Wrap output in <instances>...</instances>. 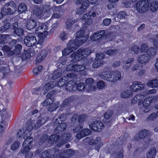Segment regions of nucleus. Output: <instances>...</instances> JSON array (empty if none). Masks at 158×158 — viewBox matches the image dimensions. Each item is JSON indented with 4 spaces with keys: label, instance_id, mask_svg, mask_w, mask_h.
<instances>
[{
    "label": "nucleus",
    "instance_id": "nucleus-1",
    "mask_svg": "<svg viewBox=\"0 0 158 158\" xmlns=\"http://www.w3.org/2000/svg\"><path fill=\"white\" fill-rule=\"evenodd\" d=\"M91 16L94 17H95L96 16V13L93 12L91 14V12H89L84 14L81 18V20L83 22L82 29L80 28V46L83 43H85L89 37L88 35H85V31L87 27L92 23V20L90 19Z\"/></svg>",
    "mask_w": 158,
    "mask_h": 158
},
{
    "label": "nucleus",
    "instance_id": "nucleus-2",
    "mask_svg": "<svg viewBox=\"0 0 158 158\" xmlns=\"http://www.w3.org/2000/svg\"><path fill=\"white\" fill-rule=\"evenodd\" d=\"M136 10L139 13H143L150 8L152 12L158 10V1L154 0L150 3L148 0H141L137 2L135 5Z\"/></svg>",
    "mask_w": 158,
    "mask_h": 158
},
{
    "label": "nucleus",
    "instance_id": "nucleus-3",
    "mask_svg": "<svg viewBox=\"0 0 158 158\" xmlns=\"http://www.w3.org/2000/svg\"><path fill=\"white\" fill-rule=\"evenodd\" d=\"M115 37L111 31L107 30H100L94 33L90 37L91 40L93 41H97L98 43H102L105 40L108 41H113Z\"/></svg>",
    "mask_w": 158,
    "mask_h": 158
},
{
    "label": "nucleus",
    "instance_id": "nucleus-4",
    "mask_svg": "<svg viewBox=\"0 0 158 158\" xmlns=\"http://www.w3.org/2000/svg\"><path fill=\"white\" fill-rule=\"evenodd\" d=\"M70 134L68 133L63 134L61 137H59L57 135H53L50 136L48 140L52 143H55L57 142V146H59L61 144H64L70 139Z\"/></svg>",
    "mask_w": 158,
    "mask_h": 158
},
{
    "label": "nucleus",
    "instance_id": "nucleus-5",
    "mask_svg": "<svg viewBox=\"0 0 158 158\" xmlns=\"http://www.w3.org/2000/svg\"><path fill=\"white\" fill-rule=\"evenodd\" d=\"M75 38L73 41H70L68 43L67 47L65 48L62 51L63 55L66 56L77 49L79 44V33L77 32L75 34Z\"/></svg>",
    "mask_w": 158,
    "mask_h": 158
},
{
    "label": "nucleus",
    "instance_id": "nucleus-6",
    "mask_svg": "<svg viewBox=\"0 0 158 158\" xmlns=\"http://www.w3.org/2000/svg\"><path fill=\"white\" fill-rule=\"evenodd\" d=\"M70 151V149L64 150L63 152L60 153L58 156L57 155L58 152H56V155L54 154L52 156L49 152L45 151L42 153L40 158H66L69 156Z\"/></svg>",
    "mask_w": 158,
    "mask_h": 158
},
{
    "label": "nucleus",
    "instance_id": "nucleus-7",
    "mask_svg": "<svg viewBox=\"0 0 158 158\" xmlns=\"http://www.w3.org/2000/svg\"><path fill=\"white\" fill-rule=\"evenodd\" d=\"M16 5L13 1L7 3L2 8L1 12L4 15L12 14L16 10Z\"/></svg>",
    "mask_w": 158,
    "mask_h": 158
},
{
    "label": "nucleus",
    "instance_id": "nucleus-8",
    "mask_svg": "<svg viewBox=\"0 0 158 158\" xmlns=\"http://www.w3.org/2000/svg\"><path fill=\"white\" fill-rule=\"evenodd\" d=\"M99 138L98 137L94 139L92 137H87L83 139L84 143L88 145H95V149L99 152L101 148L103 145L102 142L98 141Z\"/></svg>",
    "mask_w": 158,
    "mask_h": 158
},
{
    "label": "nucleus",
    "instance_id": "nucleus-9",
    "mask_svg": "<svg viewBox=\"0 0 158 158\" xmlns=\"http://www.w3.org/2000/svg\"><path fill=\"white\" fill-rule=\"evenodd\" d=\"M31 132H28L25 128H20L17 132V137L19 138L23 139L24 140L28 141V143H31L33 140V138L31 136Z\"/></svg>",
    "mask_w": 158,
    "mask_h": 158
},
{
    "label": "nucleus",
    "instance_id": "nucleus-10",
    "mask_svg": "<svg viewBox=\"0 0 158 158\" xmlns=\"http://www.w3.org/2000/svg\"><path fill=\"white\" fill-rule=\"evenodd\" d=\"M45 122V118L40 117L37 121L33 118H31L28 120L27 123L31 125L32 127L38 128L43 125Z\"/></svg>",
    "mask_w": 158,
    "mask_h": 158
},
{
    "label": "nucleus",
    "instance_id": "nucleus-11",
    "mask_svg": "<svg viewBox=\"0 0 158 158\" xmlns=\"http://www.w3.org/2000/svg\"><path fill=\"white\" fill-rule=\"evenodd\" d=\"M80 62L81 64H80V75H86L87 72L85 70L86 66L90 65V63L86 58L80 59Z\"/></svg>",
    "mask_w": 158,
    "mask_h": 158
},
{
    "label": "nucleus",
    "instance_id": "nucleus-12",
    "mask_svg": "<svg viewBox=\"0 0 158 158\" xmlns=\"http://www.w3.org/2000/svg\"><path fill=\"white\" fill-rule=\"evenodd\" d=\"M104 127L103 123L99 120L92 123L89 125V127L91 130L97 132L101 131Z\"/></svg>",
    "mask_w": 158,
    "mask_h": 158
},
{
    "label": "nucleus",
    "instance_id": "nucleus-13",
    "mask_svg": "<svg viewBox=\"0 0 158 158\" xmlns=\"http://www.w3.org/2000/svg\"><path fill=\"white\" fill-rule=\"evenodd\" d=\"M25 44L28 47H31L34 45L37 42L36 37L32 33H30L24 39Z\"/></svg>",
    "mask_w": 158,
    "mask_h": 158
},
{
    "label": "nucleus",
    "instance_id": "nucleus-14",
    "mask_svg": "<svg viewBox=\"0 0 158 158\" xmlns=\"http://www.w3.org/2000/svg\"><path fill=\"white\" fill-rule=\"evenodd\" d=\"M105 58V55L103 53H97L96 57L92 64V67L94 68H98L102 64L101 60Z\"/></svg>",
    "mask_w": 158,
    "mask_h": 158
},
{
    "label": "nucleus",
    "instance_id": "nucleus-15",
    "mask_svg": "<svg viewBox=\"0 0 158 158\" xmlns=\"http://www.w3.org/2000/svg\"><path fill=\"white\" fill-rule=\"evenodd\" d=\"M153 99H155L156 101L158 102V95L156 96L153 98L152 97H148L146 98L143 102L142 100H141L143 106L146 110H149V106Z\"/></svg>",
    "mask_w": 158,
    "mask_h": 158
},
{
    "label": "nucleus",
    "instance_id": "nucleus-16",
    "mask_svg": "<svg viewBox=\"0 0 158 158\" xmlns=\"http://www.w3.org/2000/svg\"><path fill=\"white\" fill-rule=\"evenodd\" d=\"M31 143H29L28 141L24 140L22 144V147L18 154L21 155V154H25L29 151L31 149Z\"/></svg>",
    "mask_w": 158,
    "mask_h": 158
},
{
    "label": "nucleus",
    "instance_id": "nucleus-17",
    "mask_svg": "<svg viewBox=\"0 0 158 158\" xmlns=\"http://www.w3.org/2000/svg\"><path fill=\"white\" fill-rule=\"evenodd\" d=\"M52 6H51L50 3H47L43 5L42 8L45 16L48 17L50 16L52 14Z\"/></svg>",
    "mask_w": 158,
    "mask_h": 158
},
{
    "label": "nucleus",
    "instance_id": "nucleus-18",
    "mask_svg": "<svg viewBox=\"0 0 158 158\" xmlns=\"http://www.w3.org/2000/svg\"><path fill=\"white\" fill-rule=\"evenodd\" d=\"M66 88L71 91H73L77 89L78 90V84L72 81H70L66 85Z\"/></svg>",
    "mask_w": 158,
    "mask_h": 158
},
{
    "label": "nucleus",
    "instance_id": "nucleus-19",
    "mask_svg": "<svg viewBox=\"0 0 158 158\" xmlns=\"http://www.w3.org/2000/svg\"><path fill=\"white\" fill-rule=\"evenodd\" d=\"M151 58L150 56L147 54H142L139 56L138 61L139 63L143 64L148 62Z\"/></svg>",
    "mask_w": 158,
    "mask_h": 158
},
{
    "label": "nucleus",
    "instance_id": "nucleus-20",
    "mask_svg": "<svg viewBox=\"0 0 158 158\" xmlns=\"http://www.w3.org/2000/svg\"><path fill=\"white\" fill-rule=\"evenodd\" d=\"M81 2V1L80 0V5L81 4V6L80 7V15L83 14L89 6V1L85 0L82 3Z\"/></svg>",
    "mask_w": 158,
    "mask_h": 158
},
{
    "label": "nucleus",
    "instance_id": "nucleus-21",
    "mask_svg": "<svg viewBox=\"0 0 158 158\" xmlns=\"http://www.w3.org/2000/svg\"><path fill=\"white\" fill-rule=\"evenodd\" d=\"M39 23L34 20H30L27 22L26 28L28 30L31 31Z\"/></svg>",
    "mask_w": 158,
    "mask_h": 158
},
{
    "label": "nucleus",
    "instance_id": "nucleus-22",
    "mask_svg": "<svg viewBox=\"0 0 158 158\" xmlns=\"http://www.w3.org/2000/svg\"><path fill=\"white\" fill-rule=\"evenodd\" d=\"M54 81H51L45 84L42 88V90L44 91V94H47L48 90L53 88L56 85Z\"/></svg>",
    "mask_w": 158,
    "mask_h": 158
},
{
    "label": "nucleus",
    "instance_id": "nucleus-23",
    "mask_svg": "<svg viewBox=\"0 0 158 158\" xmlns=\"http://www.w3.org/2000/svg\"><path fill=\"white\" fill-rule=\"evenodd\" d=\"M102 77L107 81L113 82L112 71H106L103 72L102 74Z\"/></svg>",
    "mask_w": 158,
    "mask_h": 158
},
{
    "label": "nucleus",
    "instance_id": "nucleus-24",
    "mask_svg": "<svg viewBox=\"0 0 158 158\" xmlns=\"http://www.w3.org/2000/svg\"><path fill=\"white\" fill-rule=\"evenodd\" d=\"M92 52V50L89 49V48H80V55L82 54V56H84L83 58H86V57L90 55Z\"/></svg>",
    "mask_w": 158,
    "mask_h": 158
},
{
    "label": "nucleus",
    "instance_id": "nucleus-25",
    "mask_svg": "<svg viewBox=\"0 0 158 158\" xmlns=\"http://www.w3.org/2000/svg\"><path fill=\"white\" fill-rule=\"evenodd\" d=\"M47 54V51L44 49L41 50L39 53L36 58V62L40 63L46 57Z\"/></svg>",
    "mask_w": 158,
    "mask_h": 158
},
{
    "label": "nucleus",
    "instance_id": "nucleus-26",
    "mask_svg": "<svg viewBox=\"0 0 158 158\" xmlns=\"http://www.w3.org/2000/svg\"><path fill=\"white\" fill-rule=\"evenodd\" d=\"M150 132L147 129H144L139 131L138 136L139 139H143L148 137Z\"/></svg>",
    "mask_w": 158,
    "mask_h": 158
},
{
    "label": "nucleus",
    "instance_id": "nucleus-27",
    "mask_svg": "<svg viewBox=\"0 0 158 158\" xmlns=\"http://www.w3.org/2000/svg\"><path fill=\"white\" fill-rule=\"evenodd\" d=\"M157 151L155 147L150 148L147 154V158H155Z\"/></svg>",
    "mask_w": 158,
    "mask_h": 158
},
{
    "label": "nucleus",
    "instance_id": "nucleus-28",
    "mask_svg": "<svg viewBox=\"0 0 158 158\" xmlns=\"http://www.w3.org/2000/svg\"><path fill=\"white\" fill-rule=\"evenodd\" d=\"M47 29L48 26L47 25L43 23L39 24V26L35 31V33L38 34L43 32L44 31H47Z\"/></svg>",
    "mask_w": 158,
    "mask_h": 158
},
{
    "label": "nucleus",
    "instance_id": "nucleus-29",
    "mask_svg": "<svg viewBox=\"0 0 158 158\" xmlns=\"http://www.w3.org/2000/svg\"><path fill=\"white\" fill-rule=\"evenodd\" d=\"M91 132L90 130L88 128H85L80 131V139L84 137L89 135Z\"/></svg>",
    "mask_w": 158,
    "mask_h": 158
},
{
    "label": "nucleus",
    "instance_id": "nucleus-30",
    "mask_svg": "<svg viewBox=\"0 0 158 158\" xmlns=\"http://www.w3.org/2000/svg\"><path fill=\"white\" fill-rule=\"evenodd\" d=\"M112 77L113 82H114L120 79L121 74L120 72L118 71L112 72Z\"/></svg>",
    "mask_w": 158,
    "mask_h": 158
},
{
    "label": "nucleus",
    "instance_id": "nucleus-31",
    "mask_svg": "<svg viewBox=\"0 0 158 158\" xmlns=\"http://www.w3.org/2000/svg\"><path fill=\"white\" fill-rule=\"evenodd\" d=\"M134 60L135 59L134 58H129L127 60L126 62L123 64V68L126 69H128Z\"/></svg>",
    "mask_w": 158,
    "mask_h": 158
},
{
    "label": "nucleus",
    "instance_id": "nucleus-32",
    "mask_svg": "<svg viewBox=\"0 0 158 158\" xmlns=\"http://www.w3.org/2000/svg\"><path fill=\"white\" fill-rule=\"evenodd\" d=\"M70 77L69 74H67L66 76L63 77L58 83L57 85L59 86H64L66 81L69 80Z\"/></svg>",
    "mask_w": 158,
    "mask_h": 158
},
{
    "label": "nucleus",
    "instance_id": "nucleus-33",
    "mask_svg": "<svg viewBox=\"0 0 158 158\" xmlns=\"http://www.w3.org/2000/svg\"><path fill=\"white\" fill-rule=\"evenodd\" d=\"M147 86L151 88H156L158 85V80L154 79L149 81L147 84Z\"/></svg>",
    "mask_w": 158,
    "mask_h": 158
},
{
    "label": "nucleus",
    "instance_id": "nucleus-34",
    "mask_svg": "<svg viewBox=\"0 0 158 158\" xmlns=\"http://www.w3.org/2000/svg\"><path fill=\"white\" fill-rule=\"evenodd\" d=\"M43 9L41 7H37L34 11V14L37 16H45Z\"/></svg>",
    "mask_w": 158,
    "mask_h": 158
},
{
    "label": "nucleus",
    "instance_id": "nucleus-35",
    "mask_svg": "<svg viewBox=\"0 0 158 158\" xmlns=\"http://www.w3.org/2000/svg\"><path fill=\"white\" fill-rule=\"evenodd\" d=\"M132 94V92L131 90L127 89L121 93V96L123 98H125L131 96Z\"/></svg>",
    "mask_w": 158,
    "mask_h": 158
},
{
    "label": "nucleus",
    "instance_id": "nucleus-36",
    "mask_svg": "<svg viewBox=\"0 0 158 158\" xmlns=\"http://www.w3.org/2000/svg\"><path fill=\"white\" fill-rule=\"evenodd\" d=\"M44 31L43 32L37 34L39 38L38 42L40 43H41L44 41V38L46 37L48 34L47 31Z\"/></svg>",
    "mask_w": 158,
    "mask_h": 158
},
{
    "label": "nucleus",
    "instance_id": "nucleus-37",
    "mask_svg": "<svg viewBox=\"0 0 158 158\" xmlns=\"http://www.w3.org/2000/svg\"><path fill=\"white\" fill-rule=\"evenodd\" d=\"M27 10L26 5L23 3L20 4L18 7V11L19 13H22Z\"/></svg>",
    "mask_w": 158,
    "mask_h": 158
},
{
    "label": "nucleus",
    "instance_id": "nucleus-38",
    "mask_svg": "<svg viewBox=\"0 0 158 158\" xmlns=\"http://www.w3.org/2000/svg\"><path fill=\"white\" fill-rule=\"evenodd\" d=\"M156 49L153 47H151L148 48L146 52L147 54L151 56H153L156 55Z\"/></svg>",
    "mask_w": 158,
    "mask_h": 158
},
{
    "label": "nucleus",
    "instance_id": "nucleus-39",
    "mask_svg": "<svg viewBox=\"0 0 158 158\" xmlns=\"http://www.w3.org/2000/svg\"><path fill=\"white\" fill-rule=\"evenodd\" d=\"M59 102H58L51 104L48 108V110L50 112L54 111L59 106Z\"/></svg>",
    "mask_w": 158,
    "mask_h": 158
},
{
    "label": "nucleus",
    "instance_id": "nucleus-40",
    "mask_svg": "<svg viewBox=\"0 0 158 158\" xmlns=\"http://www.w3.org/2000/svg\"><path fill=\"white\" fill-rule=\"evenodd\" d=\"M157 116L158 117V110L156 113L153 112L150 114L147 118V120L149 121H153Z\"/></svg>",
    "mask_w": 158,
    "mask_h": 158
},
{
    "label": "nucleus",
    "instance_id": "nucleus-41",
    "mask_svg": "<svg viewBox=\"0 0 158 158\" xmlns=\"http://www.w3.org/2000/svg\"><path fill=\"white\" fill-rule=\"evenodd\" d=\"M72 57H73L72 61L74 62H78L79 60V51L78 50L72 55Z\"/></svg>",
    "mask_w": 158,
    "mask_h": 158
},
{
    "label": "nucleus",
    "instance_id": "nucleus-42",
    "mask_svg": "<svg viewBox=\"0 0 158 158\" xmlns=\"http://www.w3.org/2000/svg\"><path fill=\"white\" fill-rule=\"evenodd\" d=\"M3 49L5 53L8 55L11 56L13 54V52L7 46L5 45L4 46Z\"/></svg>",
    "mask_w": 158,
    "mask_h": 158
},
{
    "label": "nucleus",
    "instance_id": "nucleus-43",
    "mask_svg": "<svg viewBox=\"0 0 158 158\" xmlns=\"http://www.w3.org/2000/svg\"><path fill=\"white\" fill-rule=\"evenodd\" d=\"M139 82L135 81L132 83V86L130 87L131 89L134 92H137L138 91V88L139 85Z\"/></svg>",
    "mask_w": 158,
    "mask_h": 158
},
{
    "label": "nucleus",
    "instance_id": "nucleus-44",
    "mask_svg": "<svg viewBox=\"0 0 158 158\" xmlns=\"http://www.w3.org/2000/svg\"><path fill=\"white\" fill-rule=\"evenodd\" d=\"M127 16L126 13L124 11H121L117 15V17L120 19H125Z\"/></svg>",
    "mask_w": 158,
    "mask_h": 158
},
{
    "label": "nucleus",
    "instance_id": "nucleus-45",
    "mask_svg": "<svg viewBox=\"0 0 158 158\" xmlns=\"http://www.w3.org/2000/svg\"><path fill=\"white\" fill-rule=\"evenodd\" d=\"M85 82L86 85L89 86V87L91 88L93 87L92 85L94 83V81L92 78H88L86 79Z\"/></svg>",
    "mask_w": 158,
    "mask_h": 158
},
{
    "label": "nucleus",
    "instance_id": "nucleus-46",
    "mask_svg": "<svg viewBox=\"0 0 158 158\" xmlns=\"http://www.w3.org/2000/svg\"><path fill=\"white\" fill-rule=\"evenodd\" d=\"M20 145L19 141H15L11 144V149L12 151H15L19 148Z\"/></svg>",
    "mask_w": 158,
    "mask_h": 158
},
{
    "label": "nucleus",
    "instance_id": "nucleus-47",
    "mask_svg": "<svg viewBox=\"0 0 158 158\" xmlns=\"http://www.w3.org/2000/svg\"><path fill=\"white\" fill-rule=\"evenodd\" d=\"M78 22V20L77 19L74 21H72V22L70 20H67L66 22V29H68L70 28L73 23H75Z\"/></svg>",
    "mask_w": 158,
    "mask_h": 158
},
{
    "label": "nucleus",
    "instance_id": "nucleus-48",
    "mask_svg": "<svg viewBox=\"0 0 158 158\" xmlns=\"http://www.w3.org/2000/svg\"><path fill=\"white\" fill-rule=\"evenodd\" d=\"M117 52V50L113 49L107 50L106 52V53L109 56H113L115 55Z\"/></svg>",
    "mask_w": 158,
    "mask_h": 158
},
{
    "label": "nucleus",
    "instance_id": "nucleus-49",
    "mask_svg": "<svg viewBox=\"0 0 158 158\" xmlns=\"http://www.w3.org/2000/svg\"><path fill=\"white\" fill-rule=\"evenodd\" d=\"M62 73L60 71L58 70L55 71L52 78L53 80L56 79L60 77Z\"/></svg>",
    "mask_w": 158,
    "mask_h": 158
},
{
    "label": "nucleus",
    "instance_id": "nucleus-50",
    "mask_svg": "<svg viewBox=\"0 0 158 158\" xmlns=\"http://www.w3.org/2000/svg\"><path fill=\"white\" fill-rule=\"evenodd\" d=\"M131 51L133 53L137 54L140 51V48L137 45H135L132 46Z\"/></svg>",
    "mask_w": 158,
    "mask_h": 158
},
{
    "label": "nucleus",
    "instance_id": "nucleus-51",
    "mask_svg": "<svg viewBox=\"0 0 158 158\" xmlns=\"http://www.w3.org/2000/svg\"><path fill=\"white\" fill-rule=\"evenodd\" d=\"M148 49V44H142L140 49L141 52H145L146 53Z\"/></svg>",
    "mask_w": 158,
    "mask_h": 158
},
{
    "label": "nucleus",
    "instance_id": "nucleus-52",
    "mask_svg": "<svg viewBox=\"0 0 158 158\" xmlns=\"http://www.w3.org/2000/svg\"><path fill=\"white\" fill-rule=\"evenodd\" d=\"M9 37L8 35H0V44L3 43L6 40H8Z\"/></svg>",
    "mask_w": 158,
    "mask_h": 158
},
{
    "label": "nucleus",
    "instance_id": "nucleus-53",
    "mask_svg": "<svg viewBox=\"0 0 158 158\" xmlns=\"http://www.w3.org/2000/svg\"><path fill=\"white\" fill-rule=\"evenodd\" d=\"M87 117V115L85 114H80V129L82 128V127L80 126V123L84 122L85 121Z\"/></svg>",
    "mask_w": 158,
    "mask_h": 158
},
{
    "label": "nucleus",
    "instance_id": "nucleus-54",
    "mask_svg": "<svg viewBox=\"0 0 158 158\" xmlns=\"http://www.w3.org/2000/svg\"><path fill=\"white\" fill-rule=\"evenodd\" d=\"M66 125L65 123H62L59 125L56 128V130L58 131H63L64 130Z\"/></svg>",
    "mask_w": 158,
    "mask_h": 158
},
{
    "label": "nucleus",
    "instance_id": "nucleus-55",
    "mask_svg": "<svg viewBox=\"0 0 158 158\" xmlns=\"http://www.w3.org/2000/svg\"><path fill=\"white\" fill-rule=\"evenodd\" d=\"M22 45L19 44H17L15 46V48L14 49V52L17 55H19L20 52V50L22 48Z\"/></svg>",
    "mask_w": 158,
    "mask_h": 158
},
{
    "label": "nucleus",
    "instance_id": "nucleus-56",
    "mask_svg": "<svg viewBox=\"0 0 158 158\" xmlns=\"http://www.w3.org/2000/svg\"><path fill=\"white\" fill-rule=\"evenodd\" d=\"M65 120V118L64 116L59 117L56 119L55 122V124H57L62 123Z\"/></svg>",
    "mask_w": 158,
    "mask_h": 158
},
{
    "label": "nucleus",
    "instance_id": "nucleus-57",
    "mask_svg": "<svg viewBox=\"0 0 158 158\" xmlns=\"http://www.w3.org/2000/svg\"><path fill=\"white\" fill-rule=\"evenodd\" d=\"M14 33L17 35L20 36L23 35V29L18 28L15 30Z\"/></svg>",
    "mask_w": 158,
    "mask_h": 158
},
{
    "label": "nucleus",
    "instance_id": "nucleus-58",
    "mask_svg": "<svg viewBox=\"0 0 158 158\" xmlns=\"http://www.w3.org/2000/svg\"><path fill=\"white\" fill-rule=\"evenodd\" d=\"M42 89L40 88H35L32 89V92L33 94H40L42 93Z\"/></svg>",
    "mask_w": 158,
    "mask_h": 158
},
{
    "label": "nucleus",
    "instance_id": "nucleus-59",
    "mask_svg": "<svg viewBox=\"0 0 158 158\" xmlns=\"http://www.w3.org/2000/svg\"><path fill=\"white\" fill-rule=\"evenodd\" d=\"M97 85L98 88L102 89L104 87L105 84L103 81L100 80L97 82Z\"/></svg>",
    "mask_w": 158,
    "mask_h": 158
},
{
    "label": "nucleus",
    "instance_id": "nucleus-60",
    "mask_svg": "<svg viewBox=\"0 0 158 158\" xmlns=\"http://www.w3.org/2000/svg\"><path fill=\"white\" fill-rule=\"evenodd\" d=\"M42 67L41 66H38L35 68L33 70L34 74L36 75L40 73L42 70Z\"/></svg>",
    "mask_w": 158,
    "mask_h": 158
},
{
    "label": "nucleus",
    "instance_id": "nucleus-61",
    "mask_svg": "<svg viewBox=\"0 0 158 158\" xmlns=\"http://www.w3.org/2000/svg\"><path fill=\"white\" fill-rule=\"evenodd\" d=\"M61 7L60 6H52V10L54 13H59L61 10Z\"/></svg>",
    "mask_w": 158,
    "mask_h": 158
},
{
    "label": "nucleus",
    "instance_id": "nucleus-62",
    "mask_svg": "<svg viewBox=\"0 0 158 158\" xmlns=\"http://www.w3.org/2000/svg\"><path fill=\"white\" fill-rule=\"evenodd\" d=\"M112 114L113 112L110 110L109 112H106L104 114V118L106 120L109 119L112 116Z\"/></svg>",
    "mask_w": 158,
    "mask_h": 158
},
{
    "label": "nucleus",
    "instance_id": "nucleus-63",
    "mask_svg": "<svg viewBox=\"0 0 158 158\" xmlns=\"http://www.w3.org/2000/svg\"><path fill=\"white\" fill-rule=\"evenodd\" d=\"M54 101L52 100L51 98H48L46 99L43 103L42 104L44 106H46L50 103H52Z\"/></svg>",
    "mask_w": 158,
    "mask_h": 158
},
{
    "label": "nucleus",
    "instance_id": "nucleus-64",
    "mask_svg": "<svg viewBox=\"0 0 158 158\" xmlns=\"http://www.w3.org/2000/svg\"><path fill=\"white\" fill-rule=\"evenodd\" d=\"M68 33L66 32H63L61 33L60 36V39L64 41L67 39Z\"/></svg>",
    "mask_w": 158,
    "mask_h": 158
}]
</instances>
